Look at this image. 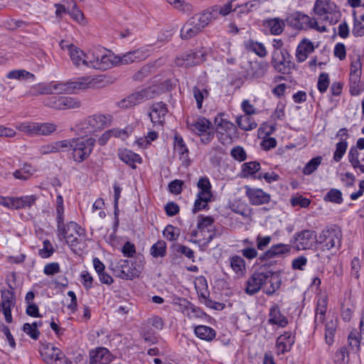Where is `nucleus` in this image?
Listing matches in <instances>:
<instances>
[{
	"label": "nucleus",
	"instance_id": "obj_1",
	"mask_svg": "<svg viewBox=\"0 0 364 364\" xmlns=\"http://www.w3.org/2000/svg\"><path fill=\"white\" fill-rule=\"evenodd\" d=\"M262 269L255 271L246 281L244 291L247 295L253 296L262 289L265 294L272 296L280 288V272Z\"/></svg>",
	"mask_w": 364,
	"mask_h": 364
},
{
	"label": "nucleus",
	"instance_id": "obj_2",
	"mask_svg": "<svg viewBox=\"0 0 364 364\" xmlns=\"http://www.w3.org/2000/svg\"><path fill=\"white\" fill-rule=\"evenodd\" d=\"M210 23V18L205 11L195 14L183 26L180 31V36L183 40H189L201 33Z\"/></svg>",
	"mask_w": 364,
	"mask_h": 364
},
{
	"label": "nucleus",
	"instance_id": "obj_3",
	"mask_svg": "<svg viewBox=\"0 0 364 364\" xmlns=\"http://www.w3.org/2000/svg\"><path fill=\"white\" fill-rule=\"evenodd\" d=\"M215 135L218 141L224 146L231 145L235 139L239 138V133L236 126L227 119L215 118Z\"/></svg>",
	"mask_w": 364,
	"mask_h": 364
},
{
	"label": "nucleus",
	"instance_id": "obj_4",
	"mask_svg": "<svg viewBox=\"0 0 364 364\" xmlns=\"http://www.w3.org/2000/svg\"><path fill=\"white\" fill-rule=\"evenodd\" d=\"M95 142V139L92 137L73 138V146L70 151L73 161L76 163H82L89 158L93 151Z\"/></svg>",
	"mask_w": 364,
	"mask_h": 364
},
{
	"label": "nucleus",
	"instance_id": "obj_5",
	"mask_svg": "<svg viewBox=\"0 0 364 364\" xmlns=\"http://www.w3.org/2000/svg\"><path fill=\"white\" fill-rule=\"evenodd\" d=\"M318 239V244L321 246L323 250L338 249L341 245L342 232L336 225L326 227Z\"/></svg>",
	"mask_w": 364,
	"mask_h": 364
},
{
	"label": "nucleus",
	"instance_id": "obj_6",
	"mask_svg": "<svg viewBox=\"0 0 364 364\" xmlns=\"http://www.w3.org/2000/svg\"><path fill=\"white\" fill-rule=\"evenodd\" d=\"M291 58V55L286 48L282 50H273L271 64L277 72L282 75H288L296 68V65Z\"/></svg>",
	"mask_w": 364,
	"mask_h": 364
},
{
	"label": "nucleus",
	"instance_id": "obj_7",
	"mask_svg": "<svg viewBox=\"0 0 364 364\" xmlns=\"http://www.w3.org/2000/svg\"><path fill=\"white\" fill-rule=\"evenodd\" d=\"M290 243L296 250L313 249L318 245L316 232L311 230H304L296 232L291 238Z\"/></svg>",
	"mask_w": 364,
	"mask_h": 364
},
{
	"label": "nucleus",
	"instance_id": "obj_8",
	"mask_svg": "<svg viewBox=\"0 0 364 364\" xmlns=\"http://www.w3.org/2000/svg\"><path fill=\"white\" fill-rule=\"evenodd\" d=\"M206 53L203 50H191L177 56L175 63L178 67L190 68L205 60Z\"/></svg>",
	"mask_w": 364,
	"mask_h": 364
},
{
	"label": "nucleus",
	"instance_id": "obj_9",
	"mask_svg": "<svg viewBox=\"0 0 364 364\" xmlns=\"http://www.w3.org/2000/svg\"><path fill=\"white\" fill-rule=\"evenodd\" d=\"M119 272L118 277L126 280H132L134 278L139 277L141 272V267L129 259H120L116 266Z\"/></svg>",
	"mask_w": 364,
	"mask_h": 364
},
{
	"label": "nucleus",
	"instance_id": "obj_10",
	"mask_svg": "<svg viewBox=\"0 0 364 364\" xmlns=\"http://www.w3.org/2000/svg\"><path fill=\"white\" fill-rule=\"evenodd\" d=\"M287 21L291 26L299 30H307L311 28V27L317 26L315 18H311L300 11L291 14Z\"/></svg>",
	"mask_w": 364,
	"mask_h": 364
},
{
	"label": "nucleus",
	"instance_id": "obj_11",
	"mask_svg": "<svg viewBox=\"0 0 364 364\" xmlns=\"http://www.w3.org/2000/svg\"><path fill=\"white\" fill-rule=\"evenodd\" d=\"M246 196L252 205H261L267 204L271 200L270 194L264 192L261 188H251L249 186H245Z\"/></svg>",
	"mask_w": 364,
	"mask_h": 364
},
{
	"label": "nucleus",
	"instance_id": "obj_12",
	"mask_svg": "<svg viewBox=\"0 0 364 364\" xmlns=\"http://www.w3.org/2000/svg\"><path fill=\"white\" fill-rule=\"evenodd\" d=\"M248 64L244 75L246 79H259L264 77L269 67V63L264 60L250 61Z\"/></svg>",
	"mask_w": 364,
	"mask_h": 364
},
{
	"label": "nucleus",
	"instance_id": "obj_13",
	"mask_svg": "<svg viewBox=\"0 0 364 364\" xmlns=\"http://www.w3.org/2000/svg\"><path fill=\"white\" fill-rule=\"evenodd\" d=\"M46 105L55 109H68L80 107V102L70 97L52 96L48 99Z\"/></svg>",
	"mask_w": 364,
	"mask_h": 364
},
{
	"label": "nucleus",
	"instance_id": "obj_14",
	"mask_svg": "<svg viewBox=\"0 0 364 364\" xmlns=\"http://www.w3.org/2000/svg\"><path fill=\"white\" fill-rule=\"evenodd\" d=\"M292 245L278 243L277 245H272L271 247L263 252L258 257L259 263H262L265 260L273 259L275 257L282 256L290 252Z\"/></svg>",
	"mask_w": 364,
	"mask_h": 364
},
{
	"label": "nucleus",
	"instance_id": "obj_15",
	"mask_svg": "<svg viewBox=\"0 0 364 364\" xmlns=\"http://www.w3.org/2000/svg\"><path fill=\"white\" fill-rule=\"evenodd\" d=\"M155 96V91L151 87L142 89L140 91L135 92L129 95L124 102H127L126 107H132L136 105L140 104L146 100L154 98Z\"/></svg>",
	"mask_w": 364,
	"mask_h": 364
},
{
	"label": "nucleus",
	"instance_id": "obj_16",
	"mask_svg": "<svg viewBox=\"0 0 364 364\" xmlns=\"http://www.w3.org/2000/svg\"><path fill=\"white\" fill-rule=\"evenodd\" d=\"M167 113L168 108L166 104L163 102H157L154 103L150 107L149 115L152 123L162 124L165 121V117Z\"/></svg>",
	"mask_w": 364,
	"mask_h": 364
},
{
	"label": "nucleus",
	"instance_id": "obj_17",
	"mask_svg": "<svg viewBox=\"0 0 364 364\" xmlns=\"http://www.w3.org/2000/svg\"><path fill=\"white\" fill-rule=\"evenodd\" d=\"M328 306V296L326 295L321 296L316 301L314 315V329L323 323L326 318V313Z\"/></svg>",
	"mask_w": 364,
	"mask_h": 364
},
{
	"label": "nucleus",
	"instance_id": "obj_18",
	"mask_svg": "<svg viewBox=\"0 0 364 364\" xmlns=\"http://www.w3.org/2000/svg\"><path fill=\"white\" fill-rule=\"evenodd\" d=\"M295 342L294 337L291 332H285L280 335L276 342V348L277 355L284 354L291 350L292 346Z\"/></svg>",
	"mask_w": 364,
	"mask_h": 364
},
{
	"label": "nucleus",
	"instance_id": "obj_19",
	"mask_svg": "<svg viewBox=\"0 0 364 364\" xmlns=\"http://www.w3.org/2000/svg\"><path fill=\"white\" fill-rule=\"evenodd\" d=\"M232 11V5H231V2H227L223 6L214 5L204 10L205 14L208 18H210V22L213 20L217 19L220 15L225 16Z\"/></svg>",
	"mask_w": 364,
	"mask_h": 364
},
{
	"label": "nucleus",
	"instance_id": "obj_20",
	"mask_svg": "<svg viewBox=\"0 0 364 364\" xmlns=\"http://www.w3.org/2000/svg\"><path fill=\"white\" fill-rule=\"evenodd\" d=\"M41 354L43 358V360L48 363L53 364L54 362H59L55 364H71L72 362L68 359L63 352L58 349L55 352L54 351H41Z\"/></svg>",
	"mask_w": 364,
	"mask_h": 364
},
{
	"label": "nucleus",
	"instance_id": "obj_21",
	"mask_svg": "<svg viewBox=\"0 0 364 364\" xmlns=\"http://www.w3.org/2000/svg\"><path fill=\"white\" fill-rule=\"evenodd\" d=\"M314 46L311 41L304 38L298 45L296 50V58L298 62L302 63L306 60L308 55L314 51Z\"/></svg>",
	"mask_w": 364,
	"mask_h": 364
},
{
	"label": "nucleus",
	"instance_id": "obj_22",
	"mask_svg": "<svg viewBox=\"0 0 364 364\" xmlns=\"http://www.w3.org/2000/svg\"><path fill=\"white\" fill-rule=\"evenodd\" d=\"M69 52L70 59L74 65L76 66L84 65L88 67V64L90 63V60H88L89 57L86 55L82 50L77 48L73 44H71L69 46Z\"/></svg>",
	"mask_w": 364,
	"mask_h": 364
},
{
	"label": "nucleus",
	"instance_id": "obj_23",
	"mask_svg": "<svg viewBox=\"0 0 364 364\" xmlns=\"http://www.w3.org/2000/svg\"><path fill=\"white\" fill-rule=\"evenodd\" d=\"M336 5L331 0H316L314 6V13L320 16L327 14H333Z\"/></svg>",
	"mask_w": 364,
	"mask_h": 364
},
{
	"label": "nucleus",
	"instance_id": "obj_24",
	"mask_svg": "<svg viewBox=\"0 0 364 364\" xmlns=\"http://www.w3.org/2000/svg\"><path fill=\"white\" fill-rule=\"evenodd\" d=\"M269 316L268 323L270 324L284 327L288 323L287 318L281 314L278 305H274L270 308Z\"/></svg>",
	"mask_w": 364,
	"mask_h": 364
},
{
	"label": "nucleus",
	"instance_id": "obj_25",
	"mask_svg": "<svg viewBox=\"0 0 364 364\" xmlns=\"http://www.w3.org/2000/svg\"><path fill=\"white\" fill-rule=\"evenodd\" d=\"M92 263L100 282L107 285L112 284L114 282V279L109 274L105 272V266L100 259L98 257H94Z\"/></svg>",
	"mask_w": 364,
	"mask_h": 364
},
{
	"label": "nucleus",
	"instance_id": "obj_26",
	"mask_svg": "<svg viewBox=\"0 0 364 364\" xmlns=\"http://www.w3.org/2000/svg\"><path fill=\"white\" fill-rule=\"evenodd\" d=\"M119 158L125 164L131 166L132 168H136V163L141 164V156L129 149L119 150L118 153Z\"/></svg>",
	"mask_w": 364,
	"mask_h": 364
},
{
	"label": "nucleus",
	"instance_id": "obj_27",
	"mask_svg": "<svg viewBox=\"0 0 364 364\" xmlns=\"http://www.w3.org/2000/svg\"><path fill=\"white\" fill-rule=\"evenodd\" d=\"M189 129L199 135L210 129L212 123L205 117H199L197 120L192 122H187Z\"/></svg>",
	"mask_w": 364,
	"mask_h": 364
},
{
	"label": "nucleus",
	"instance_id": "obj_28",
	"mask_svg": "<svg viewBox=\"0 0 364 364\" xmlns=\"http://www.w3.org/2000/svg\"><path fill=\"white\" fill-rule=\"evenodd\" d=\"M112 65V62L107 55H101L100 56H95L93 55V59H90L88 67L95 69L107 70Z\"/></svg>",
	"mask_w": 364,
	"mask_h": 364
},
{
	"label": "nucleus",
	"instance_id": "obj_29",
	"mask_svg": "<svg viewBox=\"0 0 364 364\" xmlns=\"http://www.w3.org/2000/svg\"><path fill=\"white\" fill-rule=\"evenodd\" d=\"M229 261L231 269L238 277L245 275L246 273V264L242 257L234 255L230 257Z\"/></svg>",
	"mask_w": 364,
	"mask_h": 364
},
{
	"label": "nucleus",
	"instance_id": "obj_30",
	"mask_svg": "<svg viewBox=\"0 0 364 364\" xmlns=\"http://www.w3.org/2000/svg\"><path fill=\"white\" fill-rule=\"evenodd\" d=\"M37 198H38L36 195L14 197V209L20 210L30 208L35 205Z\"/></svg>",
	"mask_w": 364,
	"mask_h": 364
},
{
	"label": "nucleus",
	"instance_id": "obj_31",
	"mask_svg": "<svg viewBox=\"0 0 364 364\" xmlns=\"http://www.w3.org/2000/svg\"><path fill=\"white\" fill-rule=\"evenodd\" d=\"M145 58V53L143 50L137 49L128 52L122 56L119 57L118 63L122 65H127L134 61L141 60Z\"/></svg>",
	"mask_w": 364,
	"mask_h": 364
},
{
	"label": "nucleus",
	"instance_id": "obj_32",
	"mask_svg": "<svg viewBox=\"0 0 364 364\" xmlns=\"http://www.w3.org/2000/svg\"><path fill=\"white\" fill-rule=\"evenodd\" d=\"M194 332L198 338L207 341H213L216 336V332L213 328L203 325L196 326Z\"/></svg>",
	"mask_w": 364,
	"mask_h": 364
},
{
	"label": "nucleus",
	"instance_id": "obj_33",
	"mask_svg": "<svg viewBox=\"0 0 364 364\" xmlns=\"http://www.w3.org/2000/svg\"><path fill=\"white\" fill-rule=\"evenodd\" d=\"M197 187L199 189L197 196L213 198V194L211 191L212 186L210 184L209 178L207 176L200 177L199 178L197 183Z\"/></svg>",
	"mask_w": 364,
	"mask_h": 364
},
{
	"label": "nucleus",
	"instance_id": "obj_34",
	"mask_svg": "<svg viewBox=\"0 0 364 364\" xmlns=\"http://www.w3.org/2000/svg\"><path fill=\"white\" fill-rule=\"evenodd\" d=\"M75 130L81 136H87L96 132L89 117L80 121L76 125Z\"/></svg>",
	"mask_w": 364,
	"mask_h": 364
},
{
	"label": "nucleus",
	"instance_id": "obj_35",
	"mask_svg": "<svg viewBox=\"0 0 364 364\" xmlns=\"http://www.w3.org/2000/svg\"><path fill=\"white\" fill-rule=\"evenodd\" d=\"M89 118L92 123L95 131L97 132L103 129L110 122L112 117L109 114H94L90 116Z\"/></svg>",
	"mask_w": 364,
	"mask_h": 364
},
{
	"label": "nucleus",
	"instance_id": "obj_36",
	"mask_svg": "<svg viewBox=\"0 0 364 364\" xmlns=\"http://www.w3.org/2000/svg\"><path fill=\"white\" fill-rule=\"evenodd\" d=\"M337 321L331 320L325 324V341L328 346H332L337 329Z\"/></svg>",
	"mask_w": 364,
	"mask_h": 364
},
{
	"label": "nucleus",
	"instance_id": "obj_37",
	"mask_svg": "<svg viewBox=\"0 0 364 364\" xmlns=\"http://www.w3.org/2000/svg\"><path fill=\"white\" fill-rule=\"evenodd\" d=\"M174 149L180 154V158L186 161L188 157V149L182 136L177 134L174 136Z\"/></svg>",
	"mask_w": 364,
	"mask_h": 364
},
{
	"label": "nucleus",
	"instance_id": "obj_38",
	"mask_svg": "<svg viewBox=\"0 0 364 364\" xmlns=\"http://www.w3.org/2000/svg\"><path fill=\"white\" fill-rule=\"evenodd\" d=\"M245 47L247 50L255 53L260 58H264L267 55V51L263 43L249 40L245 42Z\"/></svg>",
	"mask_w": 364,
	"mask_h": 364
},
{
	"label": "nucleus",
	"instance_id": "obj_39",
	"mask_svg": "<svg viewBox=\"0 0 364 364\" xmlns=\"http://www.w3.org/2000/svg\"><path fill=\"white\" fill-rule=\"evenodd\" d=\"M260 168V164L257 161L246 162L242 165V172L245 178L252 177L254 178V176H257V173Z\"/></svg>",
	"mask_w": 364,
	"mask_h": 364
},
{
	"label": "nucleus",
	"instance_id": "obj_40",
	"mask_svg": "<svg viewBox=\"0 0 364 364\" xmlns=\"http://www.w3.org/2000/svg\"><path fill=\"white\" fill-rule=\"evenodd\" d=\"M90 77H81L74 81H68L70 87V94L75 92L77 90H85L92 83Z\"/></svg>",
	"mask_w": 364,
	"mask_h": 364
},
{
	"label": "nucleus",
	"instance_id": "obj_41",
	"mask_svg": "<svg viewBox=\"0 0 364 364\" xmlns=\"http://www.w3.org/2000/svg\"><path fill=\"white\" fill-rule=\"evenodd\" d=\"M250 116L245 115L237 117L236 122L238 127L245 131H250L255 129L257 124Z\"/></svg>",
	"mask_w": 364,
	"mask_h": 364
},
{
	"label": "nucleus",
	"instance_id": "obj_42",
	"mask_svg": "<svg viewBox=\"0 0 364 364\" xmlns=\"http://www.w3.org/2000/svg\"><path fill=\"white\" fill-rule=\"evenodd\" d=\"M264 26L268 27L272 35H279L284 28V23L278 18L269 19L264 22Z\"/></svg>",
	"mask_w": 364,
	"mask_h": 364
},
{
	"label": "nucleus",
	"instance_id": "obj_43",
	"mask_svg": "<svg viewBox=\"0 0 364 364\" xmlns=\"http://www.w3.org/2000/svg\"><path fill=\"white\" fill-rule=\"evenodd\" d=\"M166 243L164 240H159L150 248V255L154 257H164L166 255Z\"/></svg>",
	"mask_w": 364,
	"mask_h": 364
},
{
	"label": "nucleus",
	"instance_id": "obj_44",
	"mask_svg": "<svg viewBox=\"0 0 364 364\" xmlns=\"http://www.w3.org/2000/svg\"><path fill=\"white\" fill-rule=\"evenodd\" d=\"M192 92L196 101L197 108L198 109H202L203 100L209 96V91L206 88L200 89L198 86H194Z\"/></svg>",
	"mask_w": 364,
	"mask_h": 364
},
{
	"label": "nucleus",
	"instance_id": "obj_45",
	"mask_svg": "<svg viewBox=\"0 0 364 364\" xmlns=\"http://www.w3.org/2000/svg\"><path fill=\"white\" fill-rule=\"evenodd\" d=\"M6 77L9 79H14L18 80H24L27 79L34 80L35 75L23 69L13 70L6 74Z\"/></svg>",
	"mask_w": 364,
	"mask_h": 364
},
{
	"label": "nucleus",
	"instance_id": "obj_46",
	"mask_svg": "<svg viewBox=\"0 0 364 364\" xmlns=\"http://www.w3.org/2000/svg\"><path fill=\"white\" fill-rule=\"evenodd\" d=\"M363 339V336L361 334H360L356 330H353L350 332L348 336V343L349 347L352 350H359L361 341Z\"/></svg>",
	"mask_w": 364,
	"mask_h": 364
},
{
	"label": "nucleus",
	"instance_id": "obj_47",
	"mask_svg": "<svg viewBox=\"0 0 364 364\" xmlns=\"http://www.w3.org/2000/svg\"><path fill=\"white\" fill-rule=\"evenodd\" d=\"M52 93L53 89L50 85L40 83L32 86L27 95L29 96H37L39 95H50Z\"/></svg>",
	"mask_w": 364,
	"mask_h": 364
},
{
	"label": "nucleus",
	"instance_id": "obj_48",
	"mask_svg": "<svg viewBox=\"0 0 364 364\" xmlns=\"http://www.w3.org/2000/svg\"><path fill=\"white\" fill-rule=\"evenodd\" d=\"M323 200L326 202H331L336 204H341L343 203V194L341 191L337 188H331L324 196Z\"/></svg>",
	"mask_w": 364,
	"mask_h": 364
},
{
	"label": "nucleus",
	"instance_id": "obj_49",
	"mask_svg": "<svg viewBox=\"0 0 364 364\" xmlns=\"http://www.w3.org/2000/svg\"><path fill=\"white\" fill-rule=\"evenodd\" d=\"M56 130V125L52 123L36 122V135H49Z\"/></svg>",
	"mask_w": 364,
	"mask_h": 364
},
{
	"label": "nucleus",
	"instance_id": "obj_50",
	"mask_svg": "<svg viewBox=\"0 0 364 364\" xmlns=\"http://www.w3.org/2000/svg\"><path fill=\"white\" fill-rule=\"evenodd\" d=\"M212 200L213 198L196 196V199L192 209L193 213H196L203 210H208L209 208L208 203Z\"/></svg>",
	"mask_w": 364,
	"mask_h": 364
},
{
	"label": "nucleus",
	"instance_id": "obj_51",
	"mask_svg": "<svg viewBox=\"0 0 364 364\" xmlns=\"http://www.w3.org/2000/svg\"><path fill=\"white\" fill-rule=\"evenodd\" d=\"M63 220H64L63 198L61 195H58L56 197V222L58 227L63 231Z\"/></svg>",
	"mask_w": 364,
	"mask_h": 364
},
{
	"label": "nucleus",
	"instance_id": "obj_52",
	"mask_svg": "<svg viewBox=\"0 0 364 364\" xmlns=\"http://www.w3.org/2000/svg\"><path fill=\"white\" fill-rule=\"evenodd\" d=\"M169 4L172 5L175 9L183 11L186 14L193 12V6L183 0H166Z\"/></svg>",
	"mask_w": 364,
	"mask_h": 364
},
{
	"label": "nucleus",
	"instance_id": "obj_53",
	"mask_svg": "<svg viewBox=\"0 0 364 364\" xmlns=\"http://www.w3.org/2000/svg\"><path fill=\"white\" fill-rule=\"evenodd\" d=\"M322 157L320 156L311 159L304 167L303 173L310 175L314 173L321 164Z\"/></svg>",
	"mask_w": 364,
	"mask_h": 364
},
{
	"label": "nucleus",
	"instance_id": "obj_54",
	"mask_svg": "<svg viewBox=\"0 0 364 364\" xmlns=\"http://www.w3.org/2000/svg\"><path fill=\"white\" fill-rule=\"evenodd\" d=\"M72 146V139L58 141L52 146L50 152H58L60 151H70Z\"/></svg>",
	"mask_w": 364,
	"mask_h": 364
},
{
	"label": "nucleus",
	"instance_id": "obj_55",
	"mask_svg": "<svg viewBox=\"0 0 364 364\" xmlns=\"http://www.w3.org/2000/svg\"><path fill=\"white\" fill-rule=\"evenodd\" d=\"M348 142L346 140H341L336 144V151L333 153V160L339 162L346 152Z\"/></svg>",
	"mask_w": 364,
	"mask_h": 364
},
{
	"label": "nucleus",
	"instance_id": "obj_56",
	"mask_svg": "<svg viewBox=\"0 0 364 364\" xmlns=\"http://www.w3.org/2000/svg\"><path fill=\"white\" fill-rule=\"evenodd\" d=\"M360 73L361 63L360 61L353 62L350 65V81H353L355 85L359 82Z\"/></svg>",
	"mask_w": 364,
	"mask_h": 364
},
{
	"label": "nucleus",
	"instance_id": "obj_57",
	"mask_svg": "<svg viewBox=\"0 0 364 364\" xmlns=\"http://www.w3.org/2000/svg\"><path fill=\"white\" fill-rule=\"evenodd\" d=\"M163 235L168 240L176 241L180 235V230L172 225H168L164 230Z\"/></svg>",
	"mask_w": 364,
	"mask_h": 364
},
{
	"label": "nucleus",
	"instance_id": "obj_58",
	"mask_svg": "<svg viewBox=\"0 0 364 364\" xmlns=\"http://www.w3.org/2000/svg\"><path fill=\"white\" fill-rule=\"evenodd\" d=\"M330 85V79L328 74L322 73L319 75L317 82V88L321 93L326 92Z\"/></svg>",
	"mask_w": 364,
	"mask_h": 364
},
{
	"label": "nucleus",
	"instance_id": "obj_59",
	"mask_svg": "<svg viewBox=\"0 0 364 364\" xmlns=\"http://www.w3.org/2000/svg\"><path fill=\"white\" fill-rule=\"evenodd\" d=\"M213 223L214 218L213 217L200 215L198 217L197 228L202 232L205 228L211 227Z\"/></svg>",
	"mask_w": 364,
	"mask_h": 364
},
{
	"label": "nucleus",
	"instance_id": "obj_60",
	"mask_svg": "<svg viewBox=\"0 0 364 364\" xmlns=\"http://www.w3.org/2000/svg\"><path fill=\"white\" fill-rule=\"evenodd\" d=\"M66 228L71 229L75 233L77 231V230L84 231V230L77 223L73 222V221H70L68 223L65 224L64 220H63L62 229L63 230V231L58 227V224L57 223V230H58V235H67Z\"/></svg>",
	"mask_w": 364,
	"mask_h": 364
},
{
	"label": "nucleus",
	"instance_id": "obj_61",
	"mask_svg": "<svg viewBox=\"0 0 364 364\" xmlns=\"http://www.w3.org/2000/svg\"><path fill=\"white\" fill-rule=\"evenodd\" d=\"M230 155L234 159L240 162L244 161L247 159V154L245 149L240 146L232 148L230 151Z\"/></svg>",
	"mask_w": 364,
	"mask_h": 364
},
{
	"label": "nucleus",
	"instance_id": "obj_62",
	"mask_svg": "<svg viewBox=\"0 0 364 364\" xmlns=\"http://www.w3.org/2000/svg\"><path fill=\"white\" fill-rule=\"evenodd\" d=\"M43 247L39 250V255L42 258H48L53 253V247L51 242L48 240L43 241Z\"/></svg>",
	"mask_w": 364,
	"mask_h": 364
},
{
	"label": "nucleus",
	"instance_id": "obj_63",
	"mask_svg": "<svg viewBox=\"0 0 364 364\" xmlns=\"http://www.w3.org/2000/svg\"><path fill=\"white\" fill-rule=\"evenodd\" d=\"M81 282L84 288L87 290L93 287L94 279L87 271H83L80 274Z\"/></svg>",
	"mask_w": 364,
	"mask_h": 364
},
{
	"label": "nucleus",
	"instance_id": "obj_64",
	"mask_svg": "<svg viewBox=\"0 0 364 364\" xmlns=\"http://www.w3.org/2000/svg\"><path fill=\"white\" fill-rule=\"evenodd\" d=\"M22 330L33 340H37L40 336L38 329L35 328L31 324L26 323L23 324Z\"/></svg>",
	"mask_w": 364,
	"mask_h": 364
}]
</instances>
